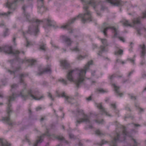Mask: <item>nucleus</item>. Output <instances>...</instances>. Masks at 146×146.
Masks as SVG:
<instances>
[{
  "instance_id": "obj_25",
  "label": "nucleus",
  "mask_w": 146,
  "mask_h": 146,
  "mask_svg": "<svg viewBox=\"0 0 146 146\" xmlns=\"http://www.w3.org/2000/svg\"><path fill=\"white\" fill-rule=\"evenodd\" d=\"M40 49H41L42 50H45V44H43L42 45H40Z\"/></svg>"
},
{
  "instance_id": "obj_13",
  "label": "nucleus",
  "mask_w": 146,
  "mask_h": 146,
  "mask_svg": "<svg viewBox=\"0 0 146 146\" xmlns=\"http://www.w3.org/2000/svg\"><path fill=\"white\" fill-rule=\"evenodd\" d=\"M89 117L85 115L83 118L77 120V122L78 123L82 122H88L89 121Z\"/></svg>"
},
{
  "instance_id": "obj_15",
  "label": "nucleus",
  "mask_w": 146,
  "mask_h": 146,
  "mask_svg": "<svg viewBox=\"0 0 146 146\" xmlns=\"http://www.w3.org/2000/svg\"><path fill=\"white\" fill-rule=\"evenodd\" d=\"M0 145L1 146H10V144L7 141H3L0 139Z\"/></svg>"
},
{
  "instance_id": "obj_1",
  "label": "nucleus",
  "mask_w": 146,
  "mask_h": 146,
  "mask_svg": "<svg viewBox=\"0 0 146 146\" xmlns=\"http://www.w3.org/2000/svg\"><path fill=\"white\" fill-rule=\"evenodd\" d=\"M92 61L88 62L84 69L76 68L70 71L67 76L68 80L70 82L75 83L79 86L84 80L86 71L89 68V66L92 64Z\"/></svg>"
},
{
  "instance_id": "obj_33",
  "label": "nucleus",
  "mask_w": 146,
  "mask_h": 146,
  "mask_svg": "<svg viewBox=\"0 0 146 146\" xmlns=\"http://www.w3.org/2000/svg\"><path fill=\"white\" fill-rule=\"evenodd\" d=\"M11 110L10 108V105L9 104L8 105V108L7 109V111L8 113H9L11 111Z\"/></svg>"
},
{
  "instance_id": "obj_22",
  "label": "nucleus",
  "mask_w": 146,
  "mask_h": 146,
  "mask_svg": "<svg viewBox=\"0 0 146 146\" xmlns=\"http://www.w3.org/2000/svg\"><path fill=\"white\" fill-rule=\"evenodd\" d=\"M58 81L64 84H66L67 83V81L66 80L62 78H59Z\"/></svg>"
},
{
  "instance_id": "obj_59",
  "label": "nucleus",
  "mask_w": 146,
  "mask_h": 146,
  "mask_svg": "<svg viewBox=\"0 0 146 146\" xmlns=\"http://www.w3.org/2000/svg\"><path fill=\"white\" fill-rule=\"evenodd\" d=\"M144 90H145V91L146 90V87L145 88Z\"/></svg>"
},
{
  "instance_id": "obj_6",
  "label": "nucleus",
  "mask_w": 146,
  "mask_h": 146,
  "mask_svg": "<svg viewBox=\"0 0 146 146\" xmlns=\"http://www.w3.org/2000/svg\"><path fill=\"white\" fill-rule=\"evenodd\" d=\"M56 95L59 97H64L66 101H67L68 102H69L70 99V98L64 92H60L59 90L56 91Z\"/></svg>"
},
{
  "instance_id": "obj_32",
  "label": "nucleus",
  "mask_w": 146,
  "mask_h": 146,
  "mask_svg": "<svg viewBox=\"0 0 146 146\" xmlns=\"http://www.w3.org/2000/svg\"><path fill=\"white\" fill-rule=\"evenodd\" d=\"M56 138L60 140H62L64 139L63 137L62 136H58Z\"/></svg>"
},
{
  "instance_id": "obj_14",
  "label": "nucleus",
  "mask_w": 146,
  "mask_h": 146,
  "mask_svg": "<svg viewBox=\"0 0 146 146\" xmlns=\"http://www.w3.org/2000/svg\"><path fill=\"white\" fill-rule=\"evenodd\" d=\"M40 71H41V73H39V75H40L42 74L43 73H51V70L50 69V66H48L45 70H44L43 71V70H40Z\"/></svg>"
},
{
  "instance_id": "obj_54",
  "label": "nucleus",
  "mask_w": 146,
  "mask_h": 146,
  "mask_svg": "<svg viewBox=\"0 0 146 146\" xmlns=\"http://www.w3.org/2000/svg\"><path fill=\"white\" fill-rule=\"evenodd\" d=\"M76 18H74V19H73V20H74V21H72V22H73L74 21H75V20H76Z\"/></svg>"
},
{
  "instance_id": "obj_63",
  "label": "nucleus",
  "mask_w": 146,
  "mask_h": 146,
  "mask_svg": "<svg viewBox=\"0 0 146 146\" xmlns=\"http://www.w3.org/2000/svg\"><path fill=\"white\" fill-rule=\"evenodd\" d=\"M25 35H26V34H25V33H24V36H25Z\"/></svg>"
},
{
  "instance_id": "obj_37",
  "label": "nucleus",
  "mask_w": 146,
  "mask_h": 146,
  "mask_svg": "<svg viewBox=\"0 0 146 146\" xmlns=\"http://www.w3.org/2000/svg\"><path fill=\"white\" fill-rule=\"evenodd\" d=\"M96 133L98 135H100V132L99 130H97L96 131Z\"/></svg>"
},
{
  "instance_id": "obj_61",
  "label": "nucleus",
  "mask_w": 146,
  "mask_h": 146,
  "mask_svg": "<svg viewBox=\"0 0 146 146\" xmlns=\"http://www.w3.org/2000/svg\"><path fill=\"white\" fill-rule=\"evenodd\" d=\"M98 54L99 55H100V53H98Z\"/></svg>"
},
{
  "instance_id": "obj_9",
  "label": "nucleus",
  "mask_w": 146,
  "mask_h": 146,
  "mask_svg": "<svg viewBox=\"0 0 146 146\" xmlns=\"http://www.w3.org/2000/svg\"><path fill=\"white\" fill-rule=\"evenodd\" d=\"M62 38L64 40V42L66 46H69L72 43V42L70 39L65 36H62Z\"/></svg>"
},
{
  "instance_id": "obj_44",
  "label": "nucleus",
  "mask_w": 146,
  "mask_h": 146,
  "mask_svg": "<svg viewBox=\"0 0 146 146\" xmlns=\"http://www.w3.org/2000/svg\"><path fill=\"white\" fill-rule=\"evenodd\" d=\"M131 139H133V138L131 137ZM133 141L134 143L135 144V145H137V143L136 142L135 140V139H133Z\"/></svg>"
},
{
  "instance_id": "obj_41",
  "label": "nucleus",
  "mask_w": 146,
  "mask_h": 146,
  "mask_svg": "<svg viewBox=\"0 0 146 146\" xmlns=\"http://www.w3.org/2000/svg\"><path fill=\"white\" fill-rule=\"evenodd\" d=\"M130 61L133 64H134V60L133 59H130Z\"/></svg>"
},
{
  "instance_id": "obj_58",
  "label": "nucleus",
  "mask_w": 146,
  "mask_h": 146,
  "mask_svg": "<svg viewBox=\"0 0 146 146\" xmlns=\"http://www.w3.org/2000/svg\"><path fill=\"white\" fill-rule=\"evenodd\" d=\"M112 77H113V76H111V77L110 78H112Z\"/></svg>"
},
{
  "instance_id": "obj_43",
  "label": "nucleus",
  "mask_w": 146,
  "mask_h": 146,
  "mask_svg": "<svg viewBox=\"0 0 146 146\" xmlns=\"http://www.w3.org/2000/svg\"><path fill=\"white\" fill-rule=\"evenodd\" d=\"M143 16L144 18L146 17V11L143 13Z\"/></svg>"
},
{
  "instance_id": "obj_11",
  "label": "nucleus",
  "mask_w": 146,
  "mask_h": 146,
  "mask_svg": "<svg viewBox=\"0 0 146 146\" xmlns=\"http://www.w3.org/2000/svg\"><path fill=\"white\" fill-rule=\"evenodd\" d=\"M120 139L119 135L118 134L116 135V137H115L112 141L111 144V146H117V143Z\"/></svg>"
},
{
  "instance_id": "obj_4",
  "label": "nucleus",
  "mask_w": 146,
  "mask_h": 146,
  "mask_svg": "<svg viewBox=\"0 0 146 146\" xmlns=\"http://www.w3.org/2000/svg\"><path fill=\"white\" fill-rule=\"evenodd\" d=\"M109 29H111L113 33L114 37H119L120 40L123 42H124L125 39L123 37L119 36V32L118 30L114 27H109L106 28L104 29L102 31V32L104 35H106V32Z\"/></svg>"
},
{
  "instance_id": "obj_7",
  "label": "nucleus",
  "mask_w": 146,
  "mask_h": 146,
  "mask_svg": "<svg viewBox=\"0 0 146 146\" xmlns=\"http://www.w3.org/2000/svg\"><path fill=\"white\" fill-rule=\"evenodd\" d=\"M28 95L31 97L33 99L36 100L41 99L43 97L42 96H41L39 97L35 95V94L34 92L31 90H30L28 91Z\"/></svg>"
},
{
  "instance_id": "obj_60",
  "label": "nucleus",
  "mask_w": 146,
  "mask_h": 146,
  "mask_svg": "<svg viewBox=\"0 0 146 146\" xmlns=\"http://www.w3.org/2000/svg\"><path fill=\"white\" fill-rule=\"evenodd\" d=\"M21 95H22V96H23V95L22 94V93H21Z\"/></svg>"
},
{
  "instance_id": "obj_64",
  "label": "nucleus",
  "mask_w": 146,
  "mask_h": 146,
  "mask_svg": "<svg viewBox=\"0 0 146 146\" xmlns=\"http://www.w3.org/2000/svg\"><path fill=\"white\" fill-rule=\"evenodd\" d=\"M26 15V17H27V15Z\"/></svg>"
},
{
  "instance_id": "obj_50",
  "label": "nucleus",
  "mask_w": 146,
  "mask_h": 146,
  "mask_svg": "<svg viewBox=\"0 0 146 146\" xmlns=\"http://www.w3.org/2000/svg\"><path fill=\"white\" fill-rule=\"evenodd\" d=\"M29 42L28 41H27V44L26 46H29Z\"/></svg>"
},
{
  "instance_id": "obj_46",
  "label": "nucleus",
  "mask_w": 146,
  "mask_h": 146,
  "mask_svg": "<svg viewBox=\"0 0 146 146\" xmlns=\"http://www.w3.org/2000/svg\"><path fill=\"white\" fill-rule=\"evenodd\" d=\"M87 100L88 101L91 100V97L90 96L88 97V98H87Z\"/></svg>"
},
{
  "instance_id": "obj_29",
  "label": "nucleus",
  "mask_w": 146,
  "mask_h": 146,
  "mask_svg": "<svg viewBox=\"0 0 146 146\" xmlns=\"http://www.w3.org/2000/svg\"><path fill=\"white\" fill-rule=\"evenodd\" d=\"M13 3H11L10 2H8L7 3V6L9 8H11Z\"/></svg>"
},
{
  "instance_id": "obj_34",
  "label": "nucleus",
  "mask_w": 146,
  "mask_h": 146,
  "mask_svg": "<svg viewBox=\"0 0 146 146\" xmlns=\"http://www.w3.org/2000/svg\"><path fill=\"white\" fill-rule=\"evenodd\" d=\"M84 58V56H82L81 55L79 56L77 58L78 60H81Z\"/></svg>"
},
{
  "instance_id": "obj_36",
  "label": "nucleus",
  "mask_w": 146,
  "mask_h": 146,
  "mask_svg": "<svg viewBox=\"0 0 146 146\" xmlns=\"http://www.w3.org/2000/svg\"><path fill=\"white\" fill-rule=\"evenodd\" d=\"M38 4H42L43 3V0H38Z\"/></svg>"
},
{
  "instance_id": "obj_51",
  "label": "nucleus",
  "mask_w": 146,
  "mask_h": 146,
  "mask_svg": "<svg viewBox=\"0 0 146 146\" xmlns=\"http://www.w3.org/2000/svg\"><path fill=\"white\" fill-rule=\"evenodd\" d=\"M41 109V108L40 107H38L36 108V110L37 111H38L39 109Z\"/></svg>"
},
{
  "instance_id": "obj_19",
  "label": "nucleus",
  "mask_w": 146,
  "mask_h": 146,
  "mask_svg": "<svg viewBox=\"0 0 146 146\" xmlns=\"http://www.w3.org/2000/svg\"><path fill=\"white\" fill-rule=\"evenodd\" d=\"M97 106L99 109L101 110V111L103 112V113H105L107 114V113L106 111L103 108L101 104H97Z\"/></svg>"
},
{
  "instance_id": "obj_47",
  "label": "nucleus",
  "mask_w": 146,
  "mask_h": 146,
  "mask_svg": "<svg viewBox=\"0 0 146 146\" xmlns=\"http://www.w3.org/2000/svg\"><path fill=\"white\" fill-rule=\"evenodd\" d=\"M73 137V135L72 134H70L69 135V137L70 138H72Z\"/></svg>"
},
{
  "instance_id": "obj_27",
  "label": "nucleus",
  "mask_w": 146,
  "mask_h": 146,
  "mask_svg": "<svg viewBox=\"0 0 146 146\" xmlns=\"http://www.w3.org/2000/svg\"><path fill=\"white\" fill-rule=\"evenodd\" d=\"M98 91L99 92L101 93H104L106 92V91L102 88L99 89Z\"/></svg>"
},
{
  "instance_id": "obj_42",
  "label": "nucleus",
  "mask_w": 146,
  "mask_h": 146,
  "mask_svg": "<svg viewBox=\"0 0 146 146\" xmlns=\"http://www.w3.org/2000/svg\"><path fill=\"white\" fill-rule=\"evenodd\" d=\"M39 31L38 28L36 29L34 31L35 33H37Z\"/></svg>"
},
{
  "instance_id": "obj_23",
  "label": "nucleus",
  "mask_w": 146,
  "mask_h": 146,
  "mask_svg": "<svg viewBox=\"0 0 146 146\" xmlns=\"http://www.w3.org/2000/svg\"><path fill=\"white\" fill-rule=\"evenodd\" d=\"M123 51L121 50H119L117 52H115V54L117 55V54H121L123 53Z\"/></svg>"
},
{
  "instance_id": "obj_5",
  "label": "nucleus",
  "mask_w": 146,
  "mask_h": 146,
  "mask_svg": "<svg viewBox=\"0 0 146 146\" xmlns=\"http://www.w3.org/2000/svg\"><path fill=\"white\" fill-rule=\"evenodd\" d=\"M0 51L1 52L15 55L19 53L18 50H13L11 46H5L2 47H0Z\"/></svg>"
},
{
  "instance_id": "obj_21",
  "label": "nucleus",
  "mask_w": 146,
  "mask_h": 146,
  "mask_svg": "<svg viewBox=\"0 0 146 146\" xmlns=\"http://www.w3.org/2000/svg\"><path fill=\"white\" fill-rule=\"evenodd\" d=\"M2 120L4 122L9 124L10 120L9 117H4L3 118Z\"/></svg>"
},
{
  "instance_id": "obj_39",
  "label": "nucleus",
  "mask_w": 146,
  "mask_h": 146,
  "mask_svg": "<svg viewBox=\"0 0 146 146\" xmlns=\"http://www.w3.org/2000/svg\"><path fill=\"white\" fill-rule=\"evenodd\" d=\"M48 96L52 100H53V98L52 97V95L50 93H49L48 94Z\"/></svg>"
},
{
  "instance_id": "obj_53",
  "label": "nucleus",
  "mask_w": 146,
  "mask_h": 146,
  "mask_svg": "<svg viewBox=\"0 0 146 146\" xmlns=\"http://www.w3.org/2000/svg\"><path fill=\"white\" fill-rule=\"evenodd\" d=\"M130 98L131 99H133V98H134V96H133L131 95L130 96Z\"/></svg>"
},
{
  "instance_id": "obj_49",
  "label": "nucleus",
  "mask_w": 146,
  "mask_h": 146,
  "mask_svg": "<svg viewBox=\"0 0 146 146\" xmlns=\"http://www.w3.org/2000/svg\"><path fill=\"white\" fill-rule=\"evenodd\" d=\"M111 106H112L113 108H115V105L114 104H112Z\"/></svg>"
},
{
  "instance_id": "obj_30",
  "label": "nucleus",
  "mask_w": 146,
  "mask_h": 146,
  "mask_svg": "<svg viewBox=\"0 0 146 146\" xmlns=\"http://www.w3.org/2000/svg\"><path fill=\"white\" fill-rule=\"evenodd\" d=\"M72 50L73 51L76 52H77L79 51V49L78 48V47L77 46L74 48L73 49H72Z\"/></svg>"
},
{
  "instance_id": "obj_17",
  "label": "nucleus",
  "mask_w": 146,
  "mask_h": 146,
  "mask_svg": "<svg viewBox=\"0 0 146 146\" xmlns=\"http://www.w3.org/2000/svg\"><path fill=\"white\" fill-rule=\"evenodd\" d=\"M61 65L64 68H65L68 64V61L66 60L61 61L60 62Z\"/></svg>"
},
{
  "instance_id": "obj_16",
  "label": "nucleus",
  "mask_w": 146,
  "mask_h": 146,
  "mask_svg": "<svg viewBox=\"0 0 146 146\" xmlns=\"http://www.w3.org/2000/svg\"><path fill=\"white\" fill-rule=\"evenodd\" d=\"M122 136L123 137V140H120L121 141H123L124 140V139L125 138H127L128 137H130L129 133L127 132L125 130H124L123 131V134L122 135Z\"/></svg>"
},
{
  "instance_id": "obj_12",
  "label": "nucleus",
  "mask_w": 146,
  "mask_h": 146,
  "mask_svg": "<svg viewBox=\"0 0 146 146\" xmlns=\"http://www.w3.org/2000/svg\"><path fill=\"white\" fill-rule=\"evenodd\" d=\"M113 87L117 96L119 97H121L123 94L119 91V87L117 86L115 84H113Z\"/></svg>"
},
{
  "instance_id": "obj_2",
  "label": "nucleus",
  "mask_w": 146,
  "mask_h": 146,
  "mask_svg": "<svg viewBox=\"0 0 146 146\" xmlns=\"http://www.w3.org/2000/svg\"><path fill=\"white\" fill-rule=\"evenodd\" d=\"M82 2H84V9L85 12L83 14H80L76 17L80 18L82 19L83 22H85L92 21V19L91 14L87 10L88 7L87 5H89L92 6L94 8H95L96 4L98 3V1H95L94 0H90L89 2H85V0H80Z\"/></svg>"
},
{
  "instance_id": "obj_3",
  "label": "nucleus",
  "mask_w": 146,
  "mask_h": 146,
  "mask_svg": "<svg viewBox=\"0 0 146 146\" xmlns=\"http://www.w3.org/2000/svg\"><path fill=\"white\" fill-rule=\"evenodd\" d=\"M140 23V20L139 19H134L131 23H130L128 21L126 20H124L122 21L123 24L125 26L132 27L136 28L138 33L139 34H140L141 31L143 32L145 31L146 30L144 28H142L139 29L137 28V27L139 26Z\"/></svg>"
},
{
  "instance_id": "obj_52",
  "label": "nucleus",
  "mask_w": 146,
  "mask_h": 146,
  "mask_svg": "<svg viewBox=\"0 0 146 146\" xmlns=\"http://www.w3.org/2000/svg\"><path fill=\"white\" fill-rule=\"evenodd\" d=\"M51 44L53 47H55V44H54L53 43H51Z\"/></svg>"
},
{
  "instance_id": "obj_26",
  "label": "nucleus",
  "mask_w": 146,
  "mask_h": 146,
  "mask_svg": "<svg viewBox=\"0 0 146 146\" xmlns=\"http://www.w3.org/2000/svg\"><path fill=\"white\" fill-rule=\"evenodd\" d=\"M9 34V31L7 29H6L5 31L4 32L3 35L4 36H6L7 35Z\"/></svg>"
},
{
  "instance_id": "obj_55",
  "label": "nucleus",
  "mask_w": 146,
  "mask_h": 146,
  "mask_svg": "<svg viewBox=\"0 0 146 146\" xmlns=\"http://www.w3.org/2000/svg\"><path fill=\"white\" fill-rule=\"evenodd\" d=\"M40 22V21L39 20H36V22L37 23H38V22Z\"/></svg>"
},
{
  "instance_id": "obj_48",
  "label": "nucleus",
  "mask_w": 146,
  "mask_h": 146,
  "mask_svg": "<svg viewBox=\"0 0 146 146\" xmlns=\"http://www.w3.org/2000/svg\"><path fill=\"white\" fill-rule=\"evenodd\" d=\"M26 8V7L25 6H23V7L22 8H23V10L24 11H25Z\"/></svg>"
},
{
  "instance_id": "obj_56",
  "label": "nucleus",
  "mask_w": 146,
  "mask_h": 146,
  "mask_svg": "<svg viewBox=\"0 0 146 146\" xmlns=\"http://www.w3.org/2000/svg\"><path fill=\"white\" fill-rule=\"evenodd\" d=\"M138 125H137V124H136V125H135V126H138Z\"/></svg>"
},
{
  "instance_id": "obj_10",
  "label": "nucleus",
  "mask_w": 146,
  "mask_h": 146,
  "mask_svg": "<svg viewBox=\"0 0 146 146\" xmlns=\"http://www.w3.org/2000/svg\"><path fill=\"white\" fill-rule=\"evenodd\" d=\"M103 45L101 46L100 48L102 51H107V48L106 47V39H100Z\"/></svg>"
},
{
  "instance_id": "obj_45",
  "label": "nucleus",
  "mask_w": 146,
  "mask_h": 146,
  "mask_svg": "<svg viewBox=\"0 0 146 146\" xmlns=\"http://www.w3.org/2000/svg\"><path fill=\"white\" fill-rule=\"evenodd\" d=\"M31 30V29H29V31L26 33H30Z\"/></svg>"
},
{
  "instance_id": "obj_57",
  "label": "nucleus",
  "mask_w": 146,
  "mask_h": 146,
  "mask_svg": "<svg viewBox=\"0 0 146 146\" xmlns=\"http://www.w3.org/2000/svg\"><path fill=\"white\" fill-rule=\"evenodd\" d=\"M140 110L141 111L142 110H143L141 108H140Z\"/></svg>"
},
{
  "instance_id": "obj_8",
  "label": "nucleus",
  "mask_w": 146,
  "mask_h": 146,
  "mask_svg": "<svg viewBox=\"0 0 146 146\" xmlns=\"http://www.w3.org/2000/svg\"><path fill=\"white\" fill-rule=\"evenodd\" d=\"M106 1L110 3L114 6H119L121 4V1L120 0H106Z\"/></svg>"
},
{
  "instance_id": "obj_20",
  "label": "nucleus",
  "mask_w": 146,
  "mask_h": 146,
  "mask_svg": "<svg viewBox=\"0 0 146 146\" xmlns=\"http://www.w3.org/2000/svg\"><path fill=\"white\" fill-rule=\"evenodd\" d=\"M43 140V138L42 136L38 138V140L36 141V143L34 144L33 146H37V144L38 143H41Z\"/></svg>"
},
{
  "instance_id": "obj_35",
  "label": "nucleus",
  "mask_w": 146,
  "mask_h": 146,
  "mask_svg": "<svg viewBox=\"0 0 146 146\" xmlns=\"http://www.w3.org/2000/svg\"><path fill=\"white\" fill-rule=\"evenodd\" d=\"M14 96L13 95L11 97H10L9 99V102H10L11 101L14 100Z\"/></svg>"
},
{
  "instance_id": "obj_18",
  "label": "nucleus",
  "mask_w": 146,
  "mask_h": 146,
  "mask_svg": "<svg viewBox=\"0 0 146 146\" xmlns=\"http://www.w3.org/2000/svg\"><path fill=\"white\" fill-rule=\"evenodd\" d=\"M140 47L141 50V55L142 56H144L145 53V46L143 44L142 45H140Z\"/></svg>"
},
{
  "instance_id": "obj_40",
  "label": "nucleus",
  "mask_w": 146,
  "mask_h": 146,
  "mask_svg": "<svg viewBox=\"0 0 146 146\" xmlns=\"http://www.w3.org/2000/svg\"><path fill=\"white\" fill-rule=\"evenodd\" d=\"M16 87V85L15 84H14L12 85L11 86L12 88H15Z\"/></svg>"
},
{
  "instance_id": "obj_31",
  "label": "nucleus",
  "mask_w": 146,
  "mask_h": 146,
  "mask_svg": "<svg viewBox=\"0 0 146 146\" xmlns=\"http://www.w3.org/2000/svg\"><path fill=\"white\" fill-rule=\"evenodd\" d=\"M68 24H66L64 25H63L61 27V28L63 29H64L66 28L67 27H68Z\"/></svg>"
},
{
  "instance_id": "obj_28",
  "label": "nucleus",
  "mask_w": 146,
  "mask_h": 146,
  "mask_svg": "<svg viewBox=\"0 0 146 146\" xmlns=\"http://www.w3.org/2000/svg\"><path fill=\"white\" fill-rule=\"evenodd\" d=\"M52 22V21L50 19H48L47 20V23H48V25L49 26H52V25L51 23Z\"/></svg>"
},
{
  "instance_id": "obj_24",
  "label": "nucleus",
  "mask_w": 146,
  "mask_h": 146,
  "mask_svg": "<svg viewBox=\"0 0 146 146\" xmlns=\"http://www.w3.org/2000/svg\"><path fill=\"white\" fill-rule=\"evenodd\" d=\"M28 61L30 63L31 65H33L34 63L35 62V60L34 59L28 60Z\"/></svg>"
},
{
  "instance_id": "obj_62",
  "label": "nucleus",
  "mask_w": 146,
  "mask_h": 146,
  "mask_svg": "<svg viewBox=\"0 0 146 146\" xmlns=\"http://www.w3.org/2000/svg\"><path fill=\"white\" fill-rule=\"evenodd\" d=\"M122 63V64H123L124 63L123 62Z\"/></svg>"
},
{
  "instance_id": "obj_38",
  "label": "nucleus",
  "mask_w": 146,
  "mask_h": 146,
  "mask_svg": "<svg viewBox=\"0 0 146 146\" xmlns=\"http://www.w3.org/2000/svg\"><path fill=\"white\" fill-rule=\"evenodd\" d=\"M11 13L10 12H8L7 13H4V14L2 13L1 14L2 15H9Z\"/></svg>"
}]
</instances>
